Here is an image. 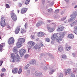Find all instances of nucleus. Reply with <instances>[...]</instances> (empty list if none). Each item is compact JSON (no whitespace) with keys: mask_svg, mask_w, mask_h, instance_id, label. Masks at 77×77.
Instances as JSON below:
<instances>
[{"mask_svg":"<svg viewBox=\"0 0 77 77\" xmlns=\"http://www.w3.org/2000/svg\"><path fill=\"white\" fill-rule=\"evenodd\" d=\"M11 56L12 59H13L12 60V61L13 62H15V61L19 62H20V61H21V59H20V56H19L18 54H16L15 56V57L14 54H11Z\"/></svg>","mask_w":77,"mask_h":77,"instance_id":"1","label":"nucleus"},{"mask_svg":"<svg viewBox=\"0 0 77 77\" xmlns=\"http://www.w3.org/2000/svg\"><path fill=\"white\" fill-rule=\"evenodd\" d=\"M25 39L23 38H20L18 39V42L16 43V46L17 48H20L22 46V43H24Z\"/></svg>","mask_w":77,"mask_h":77,"instance_id":"2","label":"nucleus"},{"mask_svg":"<svg viewBox=\"0 0 77 77\" xmlns=\"http://www.w3.org/2000/svg\"><path fill=\"white\" fill-rule=\"evenodd\" d=\"M77 16V12L76 11L74 12L73 13L70 15V18L69 20V22H71L73 21L75 19V17Z\"/></svg>","mask_w":77,"mask_h":77,"instance_id":"3","label":"nucleus"},{"mask_svg":"<svg viewBox=\"0 0 77 77\" xmlns=\"http://www.w3.org/2000/svg\"><path fill=\"white\" fill-rule=\"evenodd\" d=\"M11 16L13 21H16L17 20V15L14 13V11H11Z\"/></svg>","mask_w":77,"mask_h":77,"instance_id":"4","label":"nucleus"},{"mask_svg":"<svg viewBox=\"0 0 77 77\" xmlns=\"http://www.w3.org/2000/svg\"><path fill=\"white\" fill-rule=\"evenodd\" d=\"M15 42V40L14 38L12 37L10 38L8 40V43L9 45L13 44Z\"/></svg>","mask_w":77,"mask_h":77,"instance_id":"5","label":"nucleus"},{"mask_svg":"<svg viewBox=\"0 0 77 77\" xmlns=\"http://www.w3.org/2000/svg\"><path fill=\"white\" fill-rule=\"evenodd\" d=\"M57 38H58L57 34L56 33H54L52 35L51 37V39L53 41H55L57 40Z\"/></svg>","mask_w":77,"mask_h":77,"instance_id":"6","label":"nucleus"},{"mask_svg":"<svg viewBox=\"0 0 77 77\" xmlns=\"http://www.w3.org/2000/svg\"><path fill=\"white\" fill-rule=\"evenodd\" d=\"M19 53L21 56H23L24 54V53H26V50L25 49H21L19 51Z\"/></svg>","mask_w":77,"mask_h":77,"instance_id":"7","label":"nucleus"},{"mask_svg":"<svg viewBox=\"0 0 77 77\" xmlns=\"http://www.w3.org/2000/svg\"><path fill=\"white\" fill-rule=\"evenodd\" d=\"M27 8H22L21 10V13L22 14H25L27 11Z\"/></svg>","mask_w":77,"mask_h":77,"instance_id":"8","label":"nucleus"},{"mask_svg":"<svg viewBox=\"0 0 77 77\" xmlns=\"http://www.w3.org/2000/svg\"><path fill=\"white\" fill-rule=\"evenodd\" d=\"M41 46L37 44L35 45V46L33 47L34 49L36 50L37 49L38 50H39L41 49Z\"/></svg>","mask_w":77,"mask_h":77,"instance_id":"9","label":"nucleus"},{"mask_svg":"<svg viewBox=\"0 0 77 77\" xmlns=\"http://www.w3.org/2000/svg\"><path fill=\"white\" fill-rule=\"evenodd\" d=\"M47 29L49 30V32L51 33L54 31V28H51L50 27H47Z\"/></svg>","mask_w":77,"mask_h":77,"instance_id":"10","label":"nucleus"},{"mask_svg":"<svg viewBox=\"0 0 77 77\" xmlns=\"http://www.w3.org/2000/svg\"><path fill=\"white\" fill-rule=\"evenodd\" d=\"M63 29H64V27L63 26H60L58 27L57 29V32H61L63 30Z\"/></svg>","mask_w":77,"mask_h":77,"instance_id":"11","label":"nucleus"},{"mask_svg":"<svg viewBox=\"0 0 77 77\" xmlns=\"http://www.w3.org/2000/svg\"><path fill=\"white\" fill-rule=\"evenodd\" d=\"M12 72L13 74H17L18 73V68H14L12 69Z\"/></svg>","mask_w":77,"mask_h":77,"instance_id":"12","label":"nucleus"},{"mask_svg":"<svg viewBox=\"0 0 77 77\" xmlns=\"http://www.w3.org/2000/svg\"><path fill=\"white\" fill-rule=\"evenodd\" d=\"M20 26H18L16 30H15V33L16 34H18V33H19V32H20Z\"/></svg>","mask_w":77,"mask_h":77,"instance_id":"13","label":"nucleus"},{"mask_svg":"<svg viewBox=\"0 0 77 77\" xmlns=\"http://www.w3.org/2000/svg\"><path fill=\"white\" fill-rule=\"evenodd\" d=\"M45 33H44L42 32H39L38 33V36H44L45 35Z\"/></svg>","mask_w":77,"mask_h":77,"instance_id":"14","label":"nucleus"},{"mask_svg":"<svg viewBox=\"0 0 77 77\" xmlns=\"http://www.w3.org/2000/svg\"><path fill=\"white\" fill-rule=\"evenodd\" d=\"M68 36L70 39H74V35L72 34H69Z\"/></svg>","mask_w":77,"mask_h":77,"instance_id":"15","label":"nucleus"},{"mask_svg":"<svg viewBox=\"0 0 77 77\" xmlns=\"http://www.w3.org/2000/svg\"><path fill=\"white\" fill-rule=\"evenodd\" d=\"M5 45V43H2L0 45V51L1 52L3 51V46Z\"/></svg>","mask_w":77,"mask_h":77,"instance_id":"16","label":"nucleus"},{"mask_svg":"<svg viewBox=\"0 0 77 77\" xmlns=\"http://www.w3.org/2000/svg\"><path fill=\"white\" fill-rule=\"evenodd\" d=\"M27 44L29 45H31V46H34V45H35V43H34V42H32V41L29 42H28Z\"/></svg>","mask_w":77,"mask_h":77,"instance_id":"17","label":"nucleus"},{"mask_svg":"<svg viewBox=\"0 0 77 77\" xmlns=\"http://www.w3.org/2000/svg\"><path fill=\"white\" fill-rule=\"evenodd\" d=\"M36 63V62L35 60H32L29 62L30 64H33V65L35 64Z\"/></svg>","mask_w":77,"mask_h":77,"instance_id":"18","label":"nucleus"},{"mask_svg":"<svg viewBox=\"0 0 77 77\" xmlns=\"http://www.w3.org/2000/svg\"><path fill=\"white\" fill-rule=\"evenodd\" d=\"M42 24V22L41 21H39L37 23L36 26L37 27H39Z\"/></svg>","mask_w":77,"mask_h":77,"instance_id":"19","label":"nucleus"},{"mask_svg":"<svg viewBox=\"0 0 77 77\" xmlns=\"http://www.w3.org/2000/svg\"><path fill=\"white\" fill-rule=\"evenodd\" d=\"M66 32H64L60 34V35L59 36H60L62 38H63L65 36V34H66Z\"/></svg>","mask_w":77,"mask_h":77,"instance_id":"20","label":"nucleus"},{"mask_svg":"<svg viewBox=\"0 0 77 77\" xmlns=\"http://www.w3.org/2000/svg\"><path fill=\"white\" fill-rule=\"evenodd\" d=\"M62 40V38L60 37V36H59L58 38L56 40L57 42H59L60 41H61Z\"/></svg>","mask_w":77,"mask_h":77,"instance_id":"21","label":"nucleus"},{"mask_svg":"<svg viewBox=\"0 0 77 77\" xmlns=\"http://www.w3.org/2000/svg\"><path fill=\"white\" fill-rule=\"evenodd\" d=\"M13 51L14 52L15 54L18 53V51H17V47H14L13 49Z\"/></svg>","mask_w":77,"mask_h":77,"instance_id":"22","label":"nucleus"},{"mask_svg":"<svg viewBox=\"0 0 77 77\" xmlns=\"http://www.w3.org/2000/svg\"><path fill=\"white\" fill-rule=\"evenodd\" d=\"M0 25L3 27H4L5 26H6V23L5 22H0Z\"/></svg>","mask_w":77,"mask_h":77,"instance_id":"23","label":"nucleus"},{"mask_svg":"<svg viewBox=\"0 0 77 77\" xmlns=\"http://www.w3.org/2000/svg\"><path fill=\"white\" fill-rule=\"evenodd\" d=\"M71 69H68L67 70H66V72H65V75H67V73L68 74H70L71 72Z\"/></svg>","mask_w":77,"mask_h":77,"instance_id":"24","label":"nucleus"},{"mask_svg":"<svg viewBox=\"0 0 77 77\" xmlns=\"http://www.w3.org/2000/svg\"><path fill=\"white\" fill-rule=\"evenodd\" d=\"M65 49L66 51H69L70 50H71V46L69 45L66 46Z\"/></svg>","mask_w":77,"mask_h":77,"instance_id":"25","label":"nucleus"},{"mask_svg":"<svg viewBox=\"0 0 77 77\" xmlns=\"http://www.w3.org/2000/svg\"><path fill=\"white\" fill-rule=\"evenodd\" d=\"M58 50L60 51H63V47L62 46H59L58 47Z\"/></svg>","mask_w":77,"mask_h":77,"instance_id":"26","label":"nucleus"},{"mask_svg":"<svg viewBox=\"0 0 77 77\" xmlns=\"http://www.w3.org/2000/svg\"><path fill=\"white\" fill-rule=\"evenodd\" d=\"M54 72V70L52 69H51L49 71V72L50 73V74H52Z\"/></svg>","mask_w":77,"mask_h":77,"instance_id":"27","label":"nucleus"},{"mask_svg":"<svg viewBox=\"0 0 77 77\" xmlns=\"http://www.w3.org/2000/svg\"><path fill=\"white\" fill-rule=\"evenodd\" d=\"M3 22H5V18H4V17H2L1 19L0 23H2Z\"/></svg>","mask_w":77,"mask_h":77,"instance_id":"28","label":"nucleus"},{"mask_svg":"<svg viewBox=\"0 0 77 77\" xmlns=\"http://www.w3.org/2000/svg\"><path fill=\"white\" fill-rule=\"evenodd\" d=\"M26 32V30H25L23 29L21 30V33H25Z\"/></svg>","mask_w":77,"mask_h":77,"instance_id":"29","label":"nucleus"},{"mask_svg":"<svg viewBox=\"0 0 77 77\" xmlns=\"http://www.w3.org/2000/svg\"><path fill=\"white\" fill-rule=\"evenodd\" d=\"M62 58L63 59H66V56L65 55H63L62 56Z\"/></svg>","mask_w":77,"mask_h":77,"instance_id":"30","label":"nucleus"},{"mask_svg":"<svg viewBox=\"0 0 77 77\" xmlns=\"http://www.w3.org/2000/svg\"><path fill=\"white\" fill-rule=\"evenodd\" d=\"M5 7L6 8H7V9L10 8V6H9V5L8 4H5Z\"/></svg>","mask_w":77,"mask_h":77,"instance_id":"31","label":"nucleus"},{"mask_svg":"<svg viewBox=\"0 0 77 77\" xmlns=\"http://www.w3.org/2000/svg\"><path fill=\"white\" fill-rule=\"evenodd\" d=\"M22 72V69L21 68H20L18 71V73L19 74H20Z\"/></svg>","mask_w":77,"mask_h":77,"instance_id":"32","label":"nucleus"},{"mask_svg":"<svg viewBox=\"0 0 77 77\" xmlns=\"http://www.w3.org/2000/svg\"><path fill=\"white\" fill-rule=\"evenodd\" d=\"M29 67V65L27 64L24 67L25 69H28V68Z\"/></svg>","mask_w":77,"mask_h":77,"instance_id":"33","label":"nucleus"},{"mask_svg":"<svg viewBox=\"0 0 77 77\" xmlns=\"http://www.w3.org/2000/svg\"><path fill=\"white\" fill-rule=\"evenodd\" d=\"M45 41H46V42H50V39H49L48 38H46L45 39Z\"/></svg>","mask_w":77,"mask_h":77,"instance_id":"34","label":"nucleus"},{"mask_svg":"<svg viewBox=\"0 0 77 77\" xmlns=\"http://www.w3.org/2000/svg\"><path fill=\"white\" fill-rule=\"evenodd\" d=\"M30 0H26L25 2L26 5H28V4H29V2H30Z\"/></svg>","mask_w":77,"mask_h":77,"instance_id":"35","label":"nucleus"},{"mask_svg":"<svg viewBox=\"0 0 77 77\" xmlns=\"http://www.w3.org/2000/svg\"><path fill=\"white\" fill-rule=\"evenodd\" d=\"M2 72H5L6 70V69L5 68H2Z\"/></svg>","mask_w":77,"mask_h":77,"instance_id":"36","label":"nucleus"},{"mask_svg":"<svg viewBox=\"0 0 77 77\" xmlns=\"http://www.w3.org/2000/svg\"><path fill=\"white\" fill-rule=\"evenodd\" d=\"M43 43L42 42H40V44H39L38 45H39L40 46H41V48L42 47V46H43Z\"/></svg>","mask_w":77,"mask_h":77,"instance_id":"37","label":"nucleus"},{"mask_svg":"<svg viewBox=\"0 0 77 77\" xmlns=\"http://www.w3.org/2000/svg\"><path fill=\"white\" fill-rule=\"evenodd\" d=\"M76 22H73V23H72L70 25L72 27L74 26V24Z\"/></svg>","mask_w":77,"mask_h":77,"instance_id":"38","label":"nucleus"},{"mask_svg":"<svg viewBox=\"0 0 77 77\" xmlns=\"http://www.w3.org/2000/svg\"><path fill=\"white\" fill-rule=\"evenodd\" d=\"M3 62L2 60H0V66L2 65V64H3Z\"/></svg>","mask_w":77,"mask_h":77,"instance_id":"39","label":"nucleus"},{"mask_svg":"<svg viewBox=\"0 0 77 77\" xmlns=\"http://www.w3.org/2000/svg\"><path fill=\"white\" fill-rule=\"evenodd\" d=\"M59 11L58 10H56L55 11L54 13L55 14H57V13H59Z\"/></svg>","mask_w":77,"mask_h":77,"instance_id":"40","label":"nucleus"},{"mask_svg":"<svg viewBox=\"0 0 77 77\" xmlns=\"http://www.w3.org/2000/svg\"><path fill=\"white\" fill-rule=\"evenodd\" d=\"M7 28H8L9 29H11V26L9 25H7Z\"/></svg>","mask_w":77,"mask_h":77,"instance_id":"41","label":"nucleus"},{"mask_svg":"<svg viewBox=\"0 0 77 77\" xmlns=\"http://www.w3.org/2000/svg\"><path fill=\"white\" fill-rule=\"evenodd\" d=\"M52 9L51 8H50L48 10V11L49 12H52Z\"/></svg>","mask_w":77,"mask_h":77,"instance_id":"42","label":"nucleus"},{"mask_svg":"<svg viewBox=\"0 0 77 77\" xmlns=\"http://www.w3.org/2000/svg\"><path fill=\"white\" fill-rule=\"evenodd\" d=\"M66 19V17H64L61 19V21H64V20H65Z\"/></svg>","mask_w":77,"mask_h":77,"instance_id":"43","label":"nucleus"},{"mask_svg":"<svg viewBox=\"0 0 77 77\" xmlns=\"http://www.w3.org/2000/svg\"><path fill=\"white\" fill-rule=\"evenodd\" d=\"M28 27V26H27V23H26L25 24V29H26L27 27Z\"/></svg>","mask_w":77,"mask_h":77,"instance_id":"44","label":"nucleus"},{"mask_svg":"<svg viewBox=\"0 0 77 77\" xmlns=\"http://www.w3.org/2000/svg\"><path fill=\"white\" fill-rule=\"evenodd\" d=\"M25 58H28L29 57V55L28 54L24 56Z\"/></svg>","mask_w":77,"mask_h":77,"instance_id":"45","label":"nucleus"},{"mask_svg":"<svg viewBox=\"0 0 77 77\" xmlns=\"http://www.w3.org/2000/svg\"><path fill=\"white\" fill-rule=\"evenodd\" d=\"M31 39H33L35 38V36H34V35H31Z\"/></svg>","mask_w":77,"mask_h":77,"instance_id":"46","label":"nucleus"},{"mask_svg":"<svg viewBox=\"0 0 77 77\" xmlns=\"http://www.w3.org/2000/svg\"><path fill=\"white\" fill-rule=\"evenodd\" d=\"M5 75V74L4 73H1V77H3Z\"/></svg>","mask_w":77,"mask_h":77,"instance_id":"47","label":"nucleus"},{"mask_svg":"<svg viewBox=\"0 0 77 77\" xmlns=\"http://www.w3.org/2000/svg\"><path fill=\"white\" fill-rule=\"evenodd\" d=\"M63 75L62 73H61L60 75V77H63Z\"/></svg>","mask_w":77,"mask_h":77,"instance_id":"48","label":"nucleus"},{"mask_svg":"<svg viewBox=\"0 0 77 77\" xmlns=\"http://www.w3.org/2000/svg\"><path fill=\"white\" fill-rule=\"evenodd\" d=\"M74 32L75 34L77 35V30H75L74 31Z\"/></svg>","mask_w":77,"mask_h":77,"instance_id":"49","label":"nucleus"},{"mask_svg":"<svg viewBox=\"0 0 77 77\" xmlns=\"http://www.w3.org/2000/svg\"><path fill=\"white\" fill-rule=\"evenodd\" d=\"M18 6L19 7H21V6H22V4L21 3L19 4H18Z\"/></svg>","mask_w":77,"mask_h":77,"instance_id":"50","label":"nucleus"},{"mask_svg":"<svg viewBox=\"0 0 77 77\" xmlns=\"http://www.w3.org/2000/svg\"><path fill=\"white\" fill-rule=\"evenodd\" d=\"M77 29V26H75L74 27V30H76V29Z\"/></svg>","mask_w":77,"mask_h":77,"instance_id":"51","label":"nucleus"},{"mask_svg":"<svg viewBox=\"0 0 77 77\" xmlns=\"http://www.w3.org/2000/svg\"><path fill=\"white\" fill-rule=\"evenodd\" d=\"M52 26H53L54 27H56V24L55 23L53 24Z\"/></svg>","mask_w":77,"mask_h":77,"instance_id":"52","label":"nucleus"},{"mask_svg":"<svg viewBox=\"0 0 77 77\" xmlns=\"http://www.w3.org/2000/svg\"><path fill=\"white\" fill-rule=\"evenodd\" d=\"M71 76L72 77H75V75H74V74H72Z\"/></svg>","mask_w":77,"mask_h":77,"instance_id":"53","label":"nucleus"},{"mask_svg":"<svg viewBox=\"0 0 77 77\" xmlns=\"http://www.w3.org/2000/svg\"><path fill=\"white\" fill-rule=\"evenodd\" d=\"M30 70H28V71H27V73H30Z\"/></svg>","mask_w":77,"mask_h":77,"instance_id":"54","label":"nucleus"},{"mask_svg":"<svg viewBox=\"0 0 77 77\" xmlns=\"http://www.w3.org/2000/svg\"><path fill=\"white\" fill-rule=\"evenodd\" d=\"M41 75V73H39L38 74V76H40V75Z\"/></svg>","mask_w":77,"mask_h":77,"instance_id":"55","label":"nucleus"},{"mask_svg":"<svg viewBox=\"0 0 77 77\" xmlns=\"http://www.w3.org/2000/svg\"><path fill=\"white\" fill-rule=\"evenodd\" d=\"M77 8V5H76L74 7V8L75 9V8Z\"/></svg>","mask_w":77,"mask_h":77,"instance_id":"56","label":"nucleus"},{"mask_svg":"<svg viewBox=\"0 0 77 77\" xmlns=\"http://www.w3.org/2000/svg\"><path fill=\"white\" fill-rule=\"evenodd\" d=\"M47 21L48 23H50L51 22V21L49 20H47Z\"/></svg>","mask_w":77,"mask_h":77,"instance_id":"57","label":"nucleus"},{"mask_svg":"<svg viewBox=\"0 0 77 77\" xmlns=\"http://www.w3.org/2000/svg\"><path fill=\"white\" fill-rule=\"evenodd\" d=\"M45 70H47V67H45Z\"/></svg>","mask_w":77,"mask_h":77,"instance_id":"58","label":"nucleus"},{"mask_svg":"<svg viewBox=\"0 0 77 77\" xmlns=\"http://www.w3.org/2000/svg\"><path fill=\"white\" fill-rule=\"evenodd\" d=\"M65 0L66 2H69V0Z\"/></svg>","mask_w":77,"mask_h":77,"instance_id":"59","label":"nucleus"},{"mask_svg":"<svg viewBox=\"0 0 77 77\" xmlns=\"http://www.w3.org/2000/svg\"><path fill=\"white\" fill-rule=\"evenodd\" d=\"M72 54L73 56H74V55H75V53H73Z\"/></svg>","mask_w":77,"mask_h":77,"instance_id":"60","label":"nucleus"},{"mask_svg":"<svg viewBox=\"0 0 77 77\" xmlns=\"http://www.w3.org/2000/svg\"><path fill=\"white\" fill-rule=\"evenodd\" d=\"M30 48H28V51H29V50H30Z\"/></svg>","mask_w":77,"mask_h":77,"instance_id":"61","label":"nucleus"},{"mask_svg":"<svg viewBox=\"0 0 77 77\" xmlns=\"http://www.w3.org/2000/svg\"><path fill=\"white\" fill-rule=\"evenodd\" d=\"M63 14V12H62L61 13V15H62V14Z\"/></svg>","mask_w":77,"mask_h":77,"instance_id":"62","label":"nucleus"},{"mask_svg":"<svg viewBox=\"0 0 77 77\" xmlns=\"http://www.w3.org/2000/svg\"><path fill=\"white\" fill-rule=\"evenodd\" d=\"M17 11H18V13H19V10H18Z\"/></svg>","mask_w":77,"mask_h":77,"instance_id":"63","label":"nucleus"},{"mask_svg":"<svg viewBox=\"0 0 77 77\" xmlns=\"http://www.w3.org/2000/svg\"><path fill=\"white\" fill-rule=\"evenodd\" d=\"M1 39H2V38L1 37H0V40Z\"/></svg>","mask_w":77,"mask_h":77,"instance_id":"64","label":"nucleus"}]
</instances>
